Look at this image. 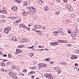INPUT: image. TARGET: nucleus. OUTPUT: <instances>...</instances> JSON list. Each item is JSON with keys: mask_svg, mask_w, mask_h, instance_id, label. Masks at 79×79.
I'll use <instances>...</instances> for the list:
<instances>
[{"mask_svg": "<svg viewBox=\"0 0 79 79\" xmlns=\"http://www.w3.org/2000/svg\"><path fill=\"white\" fill-rule=\"evenodd\" d=\"M9 75L14 79H18V78L16 76V74L14 72H10L9 73Z\"/></svg>", "mask_w": 79, "mask_h": 79, "instance_id": "1", "label": "nucleus"}, {"mask_svg": "<svg viewBox=\"0 0 79 79\" xmlns=\"http://www.w3.org/2000/svg\"><path fill=\"white\" fill-rule=\"evenodd\" d=\"M16 51L17 52L15 53L16 55H17V54H18V53H19L20 55H19V56L20 57H23V56H24L22 55V53H22V52H23V51H22L20 49H16Z\"/></svg>", "mask_w": 79, "mask_h": 79, "instance_id": "2", "label": "nucleus"}, {"mask_svg": "<svg viewBox=\"0 0 79 79\" xmlns=\"http://www.w3.org/2000/svg\"><path fill=\"white\" fill-rule=\"evenodd\" d=\"M22 12H23V13H22V15L23 16H27V15H28L27 10H24L22 9Z\"/></svg>", "mask_w": 79, "mask_h": 79, "instance_id": "3", "label": "nucleus"}, {"mask_svg": "<svg viewBox=\"0 0 79 79\" xmlns=\"http://www.w3.org/2000/svg\"><path fill=\"white\" fill-rule=\"evenodd\" d=\"M11 27H7L4 29V32H5L6 34H8V32H9V31L11 30Z\"/></svg>", "mask_w": 79, "mask_h": 79, "instance_id": "4", "label": "nucleus"}, {"mask_svg": "<svg viewBox=\"0 0 79 79\" xmlns=\"http://www.w3.org/2000/svg\"><path fill=\"white\" fill-rule=\"evenodd\" d=\"M44 76L49 79H52L53 78V76H52L50 73H46L44 75Z\"/></svg>", "mask_w": 79, "mask_h": 79, "instance_id": "5", "label": "nucleus"}, {"mask_svg": "<svg viewBox=\"0 0 79 79\" xmlns=\"http://www.w3.org/2000/svg\"><path fill=\"white\" fill-rule=\"evenodd\" d=\"M3 62H5L6 63V66H10L11 65V62L10 61H8V60L7 59H4L3 60Z\"/></svg>", "mask_w": 79, "mask_h": 79, "instance_id": "6", "label": "nucleus"}, {"mask_svg": "<svg viewBox=\"0 0 79 79\" xmlns=\"http://www.w3.org/2000/svg\"><path fill=\"white\" fill-rule=\"evenodd\" d=\"M38 66H39V67H41V68H45V67L47 66V64L44 63H40L38 65Z\"/></svg>", "mask_w": 79, "mask_h": 79, "instance_id": "7", "label": "nucleus"}, {"mask_svg": "<svg viewBox=\"0 0 79 79\" xmlns=\"http://www.w3.org/2000/svg\"><path fill=\"white\" fill-rule=\"evenodd\" d=\"M19 27L23 29H26V25L24 23H20L19 25Z\"/></svg>", "mask_w": 79, "mask_h": 79, "instance_id": "8", "label": "nucleus"}, {"mask_svg": "<svg viewBox=\"0 0 79 79\" xmlns=\"http://www.w3.org/2000/svg\"><path fill=\"white\" fill-rule=\"evenodd\" d=\"M20 43H23L24 42L27 43V40L26 38L20 40Z\"/></svg>", "mask_w": 79, "mask_h": 79, "instance_id": "9", "label": "nucleus"}, {"mask_svg": "<svg viewBox=\"0 0 79 79\" xmlns=\"http://www.w3.org/2000/svg\"><path fill=\"white\" fill-rule=\"evenodd\" d=\"M77 58V56L74 55H72L70 58L71 60H76Z\"/></svg>", "mask_w": 79, "mask_h": 79, "instance_id": "10", "label": "nucleus"}, {"mask_svg": "<svg viewBox=\"0 0 79 79\" xmlns=\"http://www.w3.org/2000/svg\"><path fill=\"white\" fill-rule=\"evenodd\" d=\"M35 29H41L42 28V26L40 25H36L34 27Z\"/></svg>", "mask_w": 79, "mask_h": 79, "instance_id": "11", "label": "nucleus"}, {"mask_svg": "<svg viewBox=\"0 0 79 79\" xmlns=\"http://www.w3.org/2000/svg\"><path fill=\"white\" fill-rule=\"evenodd\" d=\"M28 9H29L30 10H31V11H35V8L34 7H28Z\"/></svg>", "mask_w": 79, "mask_h": 79, "instance_id": "12", "label": "nucleus"}, {"mask_svg": "<svg viewBox=\"0 0 79 79\" xmlns=\"http://www.w3.org/2000/svg\"><path fill=\"white\" fill-rule=\"evenodd\" d=\"M51 45H52V46H55V45H58V44L56 42H52L50 43Z\"/></svg>", "mask_w": 79, "mask_h": 79, "instance_id": "13", "label": "nucleus"}, {"mask_svg": "<svg viewBox=\"0 0 79 79\" xmlns=\"http://www.w3.org/2000/svg\"><path fill=\"white\" fill-rule=\"evenodd\" d=\"M63 31V29L61 27H60L59 29H58V33H61Z\"/></svg>", "mask_w": 79, "mask_h": 79, "instance_id": "14", "label": "nucleus"}, {"mask_svg": "<svg viewBox=\"0 0 79 79\" xmlns=\"http://www.w3.org/2000/svg\"><path fill=\"white\" fill-rule=\"evenodd\" d=\"M11 39L13 41H17V38L15 36L12 37Z\"/></svg>", "mask_w": 79, "mask_h": 79, "instance_id": "15", "label": "nucleus"}, {"mask_svg": "<svg viewBox=\"0 0 79 79\" xmlns=\"http://www.w3.org/2000/svg\"><path fill=\"white\" fill-rule=\"evenodd\" d=\"M53 35L54 36H57V35H58V33L57 32V31H54L53 33Z\"/></svg>", "mask_w": 79, "mask_h": 79, "instance_id": "16", "label": "nucleus"}, {"mask_svg": "<svg viewBox=\"0 0 79 79\" xmlns=\"http://www.w3.org/2000/svg\"><path fill=\"white\" fill-rule=\"evenodd\" d=\"M17 9H18V8L17 7H16V6L13 7L12 8V10H14V11H17Z\"/></svg>", "mask_w": 79, "mask_h": 79, "instance_id": "17", "label": "nucleus"}, {"mask_svg": "<svg viewBox=\"0 0 79 79\" xmlns=\"http://www.w3.org/2000/svg\"><path fill=\"white\" fill-rule=\"evenodd\" d=\"M39 4H40V5L42 6L43 4H44V1L42 0H40L39 1Z\"/></svg>", "mask_w": 79, "mask_h": 79, "instance_id": "18", "label": "nucleus"}, {"mask_svg": "<svg viewBox=\"0 0 79 79\" xmlns=\"http://www.w3.org/2000/svg\"><path fill=\"white\" fill-rule=\"evenodd\" d=\"M2 14H6V13H7L5 9H4V10H2Z\"/></svg>", "mask_w": 79, "mask_h": 79, "instance_id": "19", "label": "nucleus"}, {"mask_svg": "<svg viewBox=\"0 0 79 79\" xmlns=\"http://www.w3.org/2000/svg\"><path fill=\"white\" fill-rule=\"evenodd\" d=\"M22 2V0H16L15 1V2L18 3H21Z\"/></svg>", "mask_w": 79, "mask_h": 79, "instance_id": "20", "label": "nucleus"}, {"mask_svg": "<svg viewBox=\"0 0 79 79\" xmlns=\"http://www.w3.org/2000/svg\"><path fill=\"white\" fill-rule=\"evenodd\" d=\"M44 10L45 11H48V7L47 6H46L44 7Z\"/></svg>", "mask_w": 79, "mask_h": 79, "instance_id": "21", "label": "nucleus"}, {"mask_svg": "<svg viewBox=\"0 0 79 79\" xmlns=\"http://www.w3.org/2000/svg\"><path fill=\"white\" fill-rule=\"evenodd\" d=\"M28 14H32V13H33V11L31 10H27Z\"/></svg>", "mask_w": 79, "mask_h": 79, "instance_id": "22", "label": "nucleus"}, {"mask_svg": "<svg viewBox=\"0 0 79 79\" xmlns=\"http://www.w3.org/2000/svg\"><path fill=\"white\" fill-rule=\"evenodd\" d=\"M9 19H12V20H14L15 19V17H8Z\"/></svg>", "mask_w": 79, "mask_h": 79, "instance_id": "23", "label": "nucleus"}, {"mask_svg": "<svg viewBox=\"0 0 79 79\" xmlns=\"http://www.w3.org/2000/svg\"><path fill=\"white\" fill-rule=\"evenodd\" d=\"M11 69H16V66L14 65H13L11 66Z\"/></svg>", "mask_w": 79, "mask_h": 79, "instance_id": "24", "label": "nucleus"}, {"mask_svg": "<svg viewBox=\"0 0 79 79\" xmlns=\"http://www.w3.org/2000/svg\"><path fill=\"white\" fill-rule=\"evenodd\" d=\"M55 15H57V16H58V15H59V14H60V11H57L55 12Z\"/></svg>", "mask_w": 79, "mask_h": 79, "instance_id": "25", "label": "nucleus"}, {"mask_svg": "<svg viewBox=\"0 0 79 79\" xmlns=\"http://www.w3.org/2000/svg\"><path fill=\"white\" fill-rule=\"evenodd\" d=\"M19 21H16L14 22V24L15 25H18L19 24Z\"/></svg>", "mask_w": 79, "mask_h": 79, "instance_id": "26", "label": "nucleus"}, {"mask_svg": "<svg viewBox=\"0 0 79 79\" xmlns=\"http://www.w3.org/2000/svg\"><path fill=\"white\" fill-rule=\"evenodd\" d=\"M71 35L73 37H76V35H77L76 34V33H74V34L72 33V34H71Z\"/></svg>", "mask_w": 79, "mask_h": 79, "instance_id": "27", "label": "nucleus"}, {"mask_svg": "<svg viewBox=\"0 0 79 79\" xmlns=\"http://www.w3.org/2000/svg\"><path fill=\"white\" fill-rule=\"evenodd\" d=\"M75 16L76 15H75V14L72 13L71 14V17H72V18H74Z\"/></svg>", "mask_w": 79, "mask_h": 79, "instance_id": "28", "label": "nucleus"}, {"mask_svg": "<svg viewBox=\"0 0 79 79\" xmlns=\"http://www.w3.org/2000/svg\"><path fill=\"white\" fill-rule=\"evenodd\" d=\"M66 22L67 23H71V20L69 19H67L66 20Z\"/></svg>", "mask_w": 79, "mask_h": 79, "instance_id": "29", "label": "nucleus"}, {"mask_svg": "<svg viewBox=\"0 0 79 79\" xmlns=\"http://www.w3.org/2000/svg\"><path fill=\"white\" fill-rule=\"evenodd\" d=\"M36 31V32H37V34H39V35L42 34V31H40L39 30Z\"/></svg>", "mask_w": 79, "mask_h": 79, "instance_id": "30", "label": "nucleus"}, {"mask_svg": "<svg viewBox=\"0 0 79 79\" xmlns=\"http://www.w3.org/2000/svg\"><path fill=\"white\" fill-rule=\"evenodd\" d=\"M29 68L30 69H35V68L36 69V67L34 66V67H30Z\"/></svg>", "mask_w": 79, "mask_h": 79, "instance_id": "31", "label": "nucleus"}, {"mask_svg": "<svg viewBox=\"0 0 79 79\" xmlns=\"http://www.w3.org/2000/svg\"><path fill=\"white\" fill-rule=\"evenodd\" d=\"M8 57H9V58H13V56H12L11 54H8Z\"/></svg>", "mask_w": 79, "mask_h": 79, "instance_id": "32", "label": "nucleus"}, {"mask_svg": "<svg viewBox=\"0 0 79 79\" xmlns=\"http://www.w3.org/2000/svg\"><path fill=\"white\" fill-rule=\"evenodd\" d=\"M46 61H50L51 60V59L50 58H48L45 60Z\"/></svg>", "mask_w": 79, "mask_h": 79, "instance_id": "33", "label": "nucleus"}, {"mask_svg": "<svg viewBox=\"0 0 79 79\" xmlns=\"http://www.w3.org/2000/svg\"><path fill=\"white\" fill-rule=\"evenodd\" d=\"M26 6H29L30 5V2H26Z\"/></svg>", "mask_w": 79, "mask_h": 79, "instance_id": "34", "label": "nucleus"}, {"mask_svg": "<svg viewBox=\"0 0 79 79\" xmlns=\"http://www.w3.org/2000/svg\"><path fill=\"white\" fill-rule=\"evenodd\" d=\"M6 21V20L5 19L1 20V23H5Z\"/></svg>", "mask_w": 79, "mask_h": 79, "instance_id": "35", "label": "nucleus"}, {"mask_svg": "<svg viewBox=\"0 0 79 79\" xmlns=\"http://www.w3.org/2000/svg\"><path fill=\"white\" fill-rule=\"evenodd\" d=\"M27 2H23V6H26Z\"/></svg>", "mask_w": 79, "mask_h": 79, "instance_id": "36", "label": "nucleus"}, {"mask_svg": "<svg viewBox=\"0 0 79 79\" xmlns=\"http://www.w3.org/2000/svg\"><path fill=\"white\" fill-rule=\"evenodd\" d=\"M68 31V32L69 33V34H71V29H68L67 30Z\"/></svg>", "mask_w": 79, "mask_h": 79, "instance_id": "37", "label": "nucleus"}, {"mask_svg": "<svg viewBox=\"0 0 79 79\" xmlns=\"http://www.w3.org/2000/svg\"><path fill=\"white\" fill-rule=\"evenodd\" d=\"M25 29H27V30H28V31H31V29H30V28H28L26 26V28H25Z\"/></svg>", "mask_w": 79, "mask_h": 79, "instance_id": "38", "label": "nucleus"}, {"mask_svg": "<svg viewBox=\"0 0 79 79\" xmlns=\"http://www.w3.org/2000/svg\"><path fill=\"white\" fill-rule=\"evenodd\" d=\"M58 74H60V73H61V70L60 69H59L58 70Z\"/></svg>", "mask_w": 79, "mask_h": 79, "instance_id": "39", "label": "nucleus"}, {"mask_svg": "<svg viewBox=\"0 0 79 79\" xmlns=\"http://www.w3.org/2000/svg\"><path fill=\"white\" fill-rule=\"evenodd\" d=\"M79 32V30H76L75 32V34H76L77 35V33Z\"/></svg>", "mask_w": 79, "mask_h": 79, "instance_id": "40", "label": "nucleus"}, {"mask_svg": "<svg viewBox=\"0 0 79 79\" xmlns=\"http://www.w3.org/2000/svg\"><path fill=\"white\" fill-rule=\"evenodd\" d=\"M68 42L67 41V40H64L63 41V43H64V44H67Z\"/></svg>", "mask_w": 79, "mask_h": 79, "instance_id": "41", "label": "nucleus"}, {"mask_svg": "<svg viewBox=\"0 0 79 79\" xmlns=\"http://www.w3.org/2000/svg\"><path fill=\"white\" fill-rule=\"evenodd\" d=\"M0 17L2 19H3V18H6L5 16L3 15L1 16Z\"/></svg>", "mask_w": 79, "mask_h": 79, "instance_id": "42", "label": "nucleus"}, {"mask_svg": "<svg viewBox=\"0 0 79 79\" xmlns=\"http://www.w3.org/2000/svg\"><path fill=\"white\" fill-rule=\"evenodd\" d=\"M67 8H69V10H69V11H73V9H71V8H69V7L68 6L67 7Z\"/></svg>", "mask_w": 79, "mask_h": 79, "instance_id": "43", "label": "nucleus"}, {"mask_svg": "<svg viewBox=\"0 0 79 79\" xmlns=\"http://www.w3.org/2000/svg\"><path fill=\"white\" fill-rule=\"evenodd\" d=\"M1 71H2V72H6V70H5L3 69H1Z\"/></svg>", "mask_w": 79, "mask_h": 79, "instance_id": "44", "label": "nucleus"}, {"mask_svg": "<svg viewBox=\"0 0 79 79\" xmlns=\"http://www.w3.org/2000/svg\"><path fill=\"white\" fill-rule=\"evenodd\" d=\"M29 55L30 56H34V54L32 53H30Z\"/></svg>", "mask_w": 79, "mask_h": 79, "instance_id": "45", "label": "nucleus"}, {"mask_svg": "<svg viewBox=\"0 0 79 79\" xmlns=\"http://www.w3.org/2000/svg\"><path fill=\"white\" fill-rule=\"evenodd\" d=\"M59 42L60 43L62 44V43H63V40H59Z\"/></svg>", "mask_w": 79, "mask_h": 79, "instance_id": "46", "label": "nucleus"}, {"mask_svg": "<svg viewBox=\"0 0 79 79\" xmlns=\"http://www.w3.org/2000/svg\"><path fill=\"white\" fill-rule=\"evenodd\" d=\"M23 73H26L27 72V70L26 69H24L23 70Z\"/></svg>", "mask_w": 79, "mask_h": 79, "instance_id": "47", "label": "nucleus"}, {"mask_svg": "<svg viewBox=\"0 0 79 79\" xmlns=\"http://www.w3.org/2000/svg\"><path fill=\"white\" fill-rule=\"evenodd\" d=\"M35 51H42V50H44V49H39L38 50H35Z\"/></svg>", "mask_w": 79, "mask_h": 79, "instance_id": "48", "label": "nucleus"}, {"mask_svg": "<svg viewBox=\"0 0 79 79\" xmlns=\"http://www.w3.org/2000/svg\"><path fill=\"white\" fill-rule=\"evenodd\" d=\"M31 74H32V73H31V72L30 73H29L28 74V75L29 76H31Z\"/></svg>", "mask_w": 79, "mask_h": 79, "instance_id": "49", "label": "nucleus"}, {"mask_svg": "<svg viewBox=\"0 0 79 79\" xmlns=\"http://www.w3.org/2000/svg\"><path fill=\"white\" fill-rule=\"evenodd\" d=\"M71 46H72V45L71 44H68L67 45V47H71Z\"/></svg>", "mask_w": 79, "mask_h": 79, "instance_id": "50", "label": "nucleus"}, {"mask_svg": "<svg viewBox=\"0 0 79 79\" xmlns=\"http://www.w3.org/2000/svg\"><path fill=\"white\" fill-rule=\"evenodd\" d=\"M18 48H22V46H21V45H19L18 46Z\"/></svg>", "mask_w": 79, "mask_h": 79, "instance_id": "51", "label": "nucleus"}, {"mask_svg": "<svg viewBox=\"0 0 79 79\" xmlns=\"http://www.w3.org/2000/svg\"><path fill=\"white\" fill-rule=\"evenodd\" d=\"M42 27L43 29H45L47 28V27H45V26H43V27Z\"/></svg>", "mask_w": 79, "mask_h": 79, "instance_id": "52", "label": "nucleus"}, {"mask_svg": "<svg viewBox=\"0 0 79 79\" xmlns=\"http://www.w3.org/2000/svg\"><path fill=\"white\" fill-rule=\"evenodd\" d=\"M75 66H76L78 67V66H79V64H75Z\"/></svg>", "mask_w": 79, "mask_h": 79, "instance_id": "53", "label": "nucleus"}, {"mask_svg": "<svg viewBox=\"0 0 79 79\" xmlns=\"http://www.w3.org/2000/svg\"><path fill=\"white\" fill-rule=\"evenodd\" d=\"M73 68L75 69H77V68H78V67H77L75 66L73 67Z\"/></svg>", "mask_w": 79, "mask_h": 79, "instance_id": "54", "label": "nucleus"}, {"mask_svg": "<svg viewBox=\"0 0 79 79\" xmlns=\"http://www.w3.org/2000/svg\"><path fill=\"white\" fill-rule=\"evenodd\" d=\"M31 74H34V73H35V72H34V71H31Z\"/></svg>", "mask_w": 79, "mask_h": 79, "instance_id": "55", "label": "nucleus"}, {"mask_svg": "<svg viewBox=\"0 0 79 79\" xmlns=\"http://www.w3.org/2000/svg\"><path fill=\"white\" fill-rule=\"evenodd\" d=\"M32 25V24L30 23L28 25V26H29V27H30Z\"/></svg>", "mask_w": 79, "mask_h": 79, "instance_id": "56", "label": "nucleus"}, {"mask_svg": "<svg viewBox=\"0 0 79 79\" xmlns=\"http://www.w3.org/2000/svg\"><path fill=\"white\" fill-rule=\"evenodd\" d=\"M63 64H64V65H66V63L63 62Z\"/></svg>", "mask_w": 79, "mask_h": 79, "instance_id": "57", "label": "nucleus"}, {"mask_svg": "<svg viewBox=\"0 0 79 79\" xmlns=\"http://www.w3.org/2000/svg\"><path fill=\"white\" fill-rule=\"evenodd\" d=\"M2 66H5V64H4V63H2Z\"/></svg>", "mask_w": 79, "mask_h": 79, "instance_id": "58", "label": "nucleus"}, {"mask_svg": "<svg viewBox=\"0 0 79 79\" xmlns=\"http://www.w3.org/2000/svg\"><path fill=\"white\" fill-rule=\"evenodd\" d=\"M63 1L65 3H66V2H68V0H63Z\"/></svg>", "mask_w": 79, "mask_h": 79, "instance_id": "59", "label": "nucleus"}, {"mask_svg": "<svg viewBox=\"0 0 79 79\" xmlns=\"http://www.w3.org/2000/svg\"><path fill=\"white\" fill-rule=\"evenodd\" d=\"M61 35H64V32H62Z\"/></svg>", "mask_w": 79, "mask_h": 79, "instance_id": "60", "label": "nucleus"}, {"mask_svg": "<svg viewBox=\"0 0 79 79\" xmlns=\"http://www.w3.org/2000/svg\"><path fill=\"white\" fill-rule=\"evenodd\" d=\"M21 76H24V74L23 73H22Z\"/></svg>", "mask_w": 79, "mask_h": 79, "instance_id": "61", "label": "nucleus"}, {"mask_svg": "<svg viewBox=\"0 0 79 79\" xmlns=\"http://www.w3.org/2000/svg\"><path fill=\"white\" fill-rule=\"evenodd\" d=\"M3 56L4 57H6V56H7V55L6 54H4V55H3Z\"/></svg>", "mask_w": 79, "mask_h": 79, "instance_id": "62", "label": "nucleus"}, {"mask_svg": "<svg viewBox=\"0 0 79 79\" xmlns=\"http://www.w3.org/2000/svg\"><path fill=\"white\" fill-rule=\"evenodd\" d=\"M33 47H34V45H33V46H32V47H30L29 48H33Z\"/></svg>", "mask_w": 79, "mask_h": 79, "instance_id": "63", "label": "nucleus"}, {"mask_svg": "<svg viewBox=\"0 0 79 79\" xmlns=\"http://www.w3.org/2000/svg\"><path fill=\"white\" fill-rule=\"evenodd\" d=\"M2 31H3V29L1 28V29H0V32H2Z\"/></svg>", "mask_w": 79, "mask_h": 79, "instance_id": "64", "label": "nucleus"}]
</instances>
